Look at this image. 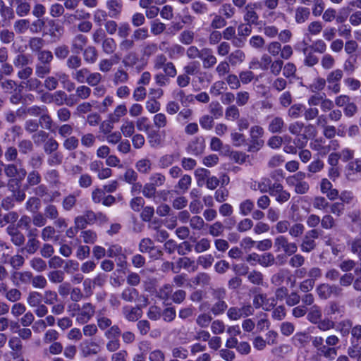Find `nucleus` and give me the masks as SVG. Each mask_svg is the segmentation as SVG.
<instances>
[{"instance_id": "nucleus-1", "label": "nucleus", "mask_w": 361, "mask_h": 361, "mask_svg": "<svg viewBox=\"0 0 361 361\" xmlns=\"http://www.w3.org/2000/svg\"><path fill=\"white\" fill-rule=\"evenodd\" d=\"M212 295L215 302L210 308V312L214 316L223 314L228 309L225 301L226 290L223 288H216L212 290Z\"/></svg>"}, {"instance_id": "nucleus-2", "label": "nucleus", "mask_w": 361, "mask_h": 361, "mask_svg": "<svg viewBox=\"0 0 361 361\" xmlns=\"http://www.w3.org/2000/svg\"><path fill=\"white\" fill-rule=\"evenodd\" d=\"M264 130L262 127L259 126H253L250 129V143L247 147V152H257L264 145V141L262 139Z\"/></svg>"}, {"instance_id": "nucleus-3", "label": "nucleus", "mask_w": 361, "mask_h": 361, "mask_svg": "<svg viewBox=\"0 0 361 361\" xmlns=\"http://www.w3.org/2000/svg\"><path fill=\"white\" fill-rule=\"evenodd\" d=\"M316 292L322 300H327L331 297H341L343 295V289L337 284L324 283L318 285Z\"/></svg>"}, {"instance_id": "nucleus-4", "label": "nucleus", "mask_w": 361, "mask_h": 361, "mask_svg": "<svg viewBox=\"0 0 361 361\" xmlns=\"http://www.w3.org/2000/svg\"><path fill=\"white\" fill-rule=\"evenodd\" d=\"M254 307L249 302L243 303L240 307L232 306L226 312L228 318L231 320H238L254 314Z\"/></svg>"}, {"instance_id": "nucleus-5", "label": "nucleus", "mask_w": 361, "mask_h": 361, "mask_svg": "<svg viewBox=\"0 0 361 361\" xmlns=\"http://www.w3.org/2000/svg\"><path fill=\"white\" fill-rule=\"evenodd\" d=\"M274 246L276 252H283L286 255L291 256L298 250L295 243L290 242L287 237L278 235L274 238Z\"/></svg>"}, {"instance_id": "nucleus-6", "label": "nucleus", "mask_w": 361, "mask_h": 361, "mask_svg": "<svg viewBox=\"0 0 361 361\" xmlns=\"http://www.w3.org/2000/svg\"><path fill=\"white\" fill-rule=\"evenodd\" d=\"M153 68L155 71L162 70L167 75H172L171 72L175 71L176 68L171 61H168L166 56L164 54H159L155 56L153 60Z\"/></svg>"}, {"instance_id": "nucleus-7", "label": "nucleus", "mask_w": 361, "mask_h": 361, "mask_svg": "<svg viewBox=\"0 0 361 361\" xmlns=\"http://www.w3.org/2000/svg\"><path fill=\"white\" fill-rule=\"evenodd\" d=\"M260 8V4L256 2H250L244 8L243 20L245 23L257 25L259 24V16L255 11Z\"/></svg>"}, {"instance_id": "nucleus-8", "label": "nucleus", "mask_w": 361, "mask_h": 361, "mask_svg": "<svg viewBox=\"0 0 361 361\" xmlns=\"http://www.w3.org/2000/svg\"><path fill=\"white\" fill-rule=\"evenodd\" d=\"M95 313V307L90 302H86L80 307L76 316V321L79 324L87 323Z\"/></svg>"}, {"instance_id": "nucleus-9", "label": "nucleus", "mask_w": 361, "mask_h": 361, "mask_svg": "<svg viewBox=\"0 0 361 361\" xmlns=\"http://www.w3.org/2000/svg\"><path fill=\"white\" fill-rule=\"evenodd\" d=\"M312 9L305 6H298L293 13V20L298 25H303L306 23L311 16Z\"/></svg>"}, {"instance_id": "nucleus-10", "label": "nucleus", "mask_w": 361, "mask_h": 361, "mask_svg": "<svg viewBox=\"0 0 361 361\" xmlns=\"http://www.w3.org/2000/svg\"><path fill=\"white\" fill-rule=\"evenodd\" d=\"M80 350L83 357L97 355L100 351L98 343L90 340H85L80 345Z\"/></svg>"}, {"instance_id": "nucleus-11", "label": "nucleus", "mask_w": 361, "mask_h": 361, "mask_svg": "<svg viewBox=\"0 0 361 361\" xmlns=\"http://www.w3.org/2000/svg\"><path fill=\"white\" fill-rule=\"evenodd\" d=\"M6 233L10 236L11 241L14 245L21 247L25 244V236L16 225H9L6 228Z\"/></svg>"}, {"instance_id": "nucleus-12", "label": "nucleus", "mask_w": 361, "mask_h": 361, "mask_svg": "<svg viewBox=\"0 0 361 361\" xmlns=\"http://www.w3.org/2000/svg\"><path fill=\"white\" fill-rule=\"evenodd\" d=\"M270 195L275 197L276 201L279 203L286 202L290 197V194L283 190V185L278 182L274 183L272 190L270 191Z\"/></svg>"}, {"instance_id": "nucleus-13", "label": "nucleus", "mask_w": 361, "mask_h": 361, "mask_svg": "<svg viewBox=\"0 0 361 361\" xmlns=\"http://www.w3.org/2000/svg\"><path fill=\"white\" fill-rule=\"evenodd\" d=\"M12 282L15 286H20V284H28L32 279V274L30 271H14L11 278Z\"/></svg>"}, {"instance_id": "nucleus-14", "label": "nucleus", "mask_w": 361, "mask_h": 361, "mask_svg": "<svg viewBox=\"0 0 361 361\" xmlns=\"http://www.w3.org/2000/svg\"><path fill=\"white\" fill-rule=\"evenodd\" d=\"M202 61L203 68L209 69L212 68L217 62L216 57L213 54V51L209 48H203L200 56Z\"/></svg>"}, {"instance_id": "nucleus-15", "label": "nucleus", "mask_w": 361, "mask_h": 361, "mask_svg": "<svg viewBox=\"0 0 361 361\" xmlns=\"http://www.w3.org/2000/svg\"><path fill=\"white\" fill-rule=\"evenodd\" d=\"M286 128V123L283 118L280 116H272L268 124V130L273 133H281Z\"/></svg>"}, {"instance_id": "nucleus-16", "label": "nucleus", "mask_w": 361, "mask_h": 361, "mask_svg": "<svg viewBox=\"0 0 361 361\" xmlns=\"http://www.w3.org/2000/svg\"><path fill=\"white\" fill-rule=\"evenodd\" d=\"M204 147V138L198 137L189 142L187 147V150L189 153L197 156L203 152Z\"/></svg>"}, {"instance_id": "nucleus-17", "label": "nucleus", "mask_w": 361, "mask_h": 361, "mask_svg": "<svg viewBox=\"0 0 361 361\" xmlns=\"http://www.w3.org/2000/svg\"><path fill=\"white\" fill-rule=\"evenodd\" d=\"M4 171L5 175L10 178L18 176L20 179H23L27 175V171L24 168L18 169L17 166L13 164H4Z\"/></svg>"}, {"instance_id": "nucleus-18", "label": "nucleus", "mask_w": 361, "mask_h": 361, "mask_svg": "<svg viewBox=\"0 0 361 361\" xmlns=\"http://www.w3.org/2000/svg\"><path fill=\"white\" fill-rule=\"evenodd\" d=\"M300 6H308L313 3L312 13L314 17L320 16L325 8V3L323 0H299Z\"/></svg>"}, {"instance_id": "nucleus-19", "label": "nucleus", "mask_w": 361, "mask_h": 361, "mask_svg": "<svg viewBox=\"0 0 361 361\" xmlns=\"http://www.w3.org/2000/svg\"><path fill=\"white\" fill-rule=\"evenodd\" d=\"M122 312L125 318L130 322H135L142 317V310L137 306H125L122 309Z\"/></svg>"}, {"instance_id": "nucleus-20", "label": "nucleus", "mask_w": 361, "mask_h": 361, "mask_svg": "<svg viewBox=\"0 0 361 361\" xmlns=\"http://www.w3.org/2000/svg\"><path fill=\"white\" fill-rule=\"evenodd\" d=\"M273 184L270 178L263 177L258 182H255L251 188L255 190H259L262 193L269 192L270 195Z\"/></svg>"}, {"instance_id": "nucleus-21", "label": "nucleus", "mask_w": 361, "mask_h": 361, "mask_svg": "<svg viewBox=\"0 0 361 361\" xmlns=\"http://www.w3.org/2000/svg\"><path fill=\"white\" fill-rule=\"evenodd\" d=\"M15 8L17 16L23 18L29 15L31 11V4L27 0H14Z\"/></svg>"}, {"instance_id": "nucleus-22", "label": "nucleus", "mask_w": 361, "mask_h": 361, "mask_svg": "<svg viewBox=\"0 0 361 361\" xmlns=\"http://www.w3.org/2000/svg\"><path fill=\"white\" fill-rule=\"evenodd\" d=\"M48 24L49 26L48 34L55 41L59 40L64 32L63 27L54 20H49Z\"/></svg>"}, {"instance_id": "nucleus-23", "label": "nucleus", "mask_w": 361, "mask_h": 361, "mask_svg": "<svg viewBox=\"0 0 361 361\" xmlns=\"http://www.w3.org/2000/svg\"><path fill=\"white\" fill-rule=\"evenodd\" d=\"M39 126L46 130L55 133L54 128L56 123L53 121L51 116L49 114L48 109H46L45 113H43L39 118Z\"/></svg>"}, {"instance_id": "nucleus-24", "label": "nucleus", "mask_w": 361, "mask_h": 361, "mask_svg": "<svg viewBox=\"0 0 361 361\" xmlns=\"http://www.w3.org/2000/svg\"><path fill=\"white\" fill-rule=\"evenodd\" d=\"M87 43V38L82 34H78L71 42L72 51L76 54L80 53L84 49Z\"/></svg>"}, {"instance_id": "nucleus-25", "label": "nucleus", "mask_w": 361, "mask_h": 361, "mask_svg": "<svg viewBox=\"0 0 361 361\" xmlns=\"http://www.w3.org/2000/svg\"><path fill=\"white\" fill-rule=\"evenodd\" d=\"M322 317V309L319 306L317 305H314L311 306V307L307 310V319L312 324H317L319 322V320Z\"/></svg>"}, {"instance_id": "nucleus-26", "label": "nucleus", "mask_w": 361, "mask_h": 361, "mask_svg": "<svg viewBox=\"0 0 361 361\" xmlns=\"http://www.w3.org/2000/svg\"><path fill=\"white\" fill-rule=\"evenodd\" d=\"M311 340V336L306 332H297L292 338L295 346L302 348L307 345Z\"/></svg>"}, {"instance_id": "nucleus-27", "label": "nucleus", "mask_w": 361, "mask_h": 361, "mask_svg": "<svg viewBox=\"0 0 361 361\" xmlns=\"http://www.w3.org/2000/svg\"><path fill=\"white\" fill-rule=\"evenodd\" d=\"M40 247V241L38 238H27L25 245L20 249V252H25L29 255L35 254Z\"/></svg>"}, {"instance_id": "nucleus-28", "label": "nucleus", "mask_w": 361, "mask_h": 361, "mask_svg": "<svg viewBox=\"0 0 361 361\" xmlns=\"http://www.w3.org/2000/svg\"><path fill=\"white\" fill-rule=\"evenodd\" d=\"M106 8L111 17H117L122 11L123 4L121 0H108Z\"/></svg>"}, {"instance_id": "nucleus-29", "label": "nucleus", "mask_w": 361, "mask_h": 361, "mask_svg": "<svg viewBox=\"0 0 361 361\" xmlns=\"http://www.w3.org/2000/svg\"><path fill=\"white\" fill-rule=\"evenodd\" d=\"M129 78L127 71L122 68H118L113 75L112 81L115 85H118L128 82Z\"/></svg>"}, {"instance_id": "nucleus-30", "label": "nucleus", "mask_w": 361, "mask_h": 361, "mask_svg": "<svg viewBox=\"0 0 361 361\" xmlns=\"http://www.w3.org/2000/svg\"><path fill=\"white\" fill-rule=\"evenodd\" d=\"M171 73H172V75H167L164 72L157 73L154 75V80H155L156 84L160 87H164V86L169 85L170 78H173L176 77V75H177V70H175V71H173V72H171Z\"/></svg>"}, {"instance_id": "nucleus-31", "label": "nucleus", "mask_w": 361, "mask_h": 361, "mask_svg": "<svg viewBox=\"0 0 361 361\" xmlns=\"http://www.w3.org/2000/svg\"><path fill=\"white\" fill-rule=\"evenodd\" d=\"M228 62L233 66L243 63L245 59V54L240 49L231 52L227 57Z\"/></svg>"}, {"instance_id": "nucleus-32", "label": "nucleus", "mask_w": 361, "mask_h": 361, "mask_svg": "<svg viewBox=\"0 0 361 361\" xmlns=\"http://www.w3.org/2000/svg\"><path fill=\"white\" fill-rule=\"evenodd\" d=\"M98 58V53L96 48L93 46H89L83 49V59L87 63H94Z\"/></svg>"}, {"instance_id": "nucleus-33", "label": "nucleus", "mask_w": 361, "mask_h": 361, "mask_svg": "<svg viewBox=\"0 0 361 361\" xmlns=\"http://www.w3.org/2000/svg\"><path fill=\"white\" fill-rule=\"evenodd\" d=\"M56 228L52 226L44 227L41 231V238L44 241L53 240L57 241L59 235H56Z\"/></svg>"}, {"instance_id": "nucleus-34", "label": "nucleus", "mask_w": 361, "mask_h": 361, "mask_svg": "<svg viewBox=\"0 0 361 361\" xmlns=\"http://www.w3.org/2000/svg\"><path fill=\"white\" fill-rule=\"evenodd\" d=\"M90 71L86 68L83 67L81 68H78L75 71H73L71 73L72 78L76 80L79 83H85L88 79V75Z\"/></svg>"}, {"instance_id": "nucleus-35", "label": "nucleus", "mask_w": 361, "mask_h": 361, "mask_svg": "<svg viewBox=\"0 0 361 361\" xmlns=\"http://www.w3.org/2000/svg\"><path fill=\"white\" fill-rule=\"evenodd\" d=\"M79 193L78 194H69L63 199L61 204L63 210L69 212L75 207L77 203V197L79 196Z\"/></svg>"}, {"instance_id": "nucleus-36", "label": "nucleus", "mask_w": 361, "mask_h": 361, "mask_svg": "<svg viewBox=\"0 0 361 361\" xmlns=\"http://www.w3.org/2000/svg\"><path fill=\"white\" fill-rule=\"evenodd\" d=\"M101 45L103 52L107 55L114 54L117 47L116 41L111 37H106Z\"/></svg>"}, {"instance_id": "nucleus-37", "label": "nucleus", "mask_w": 361, "mask_h": 361, "mask_svg": "<svg viewBox=\"0 0 361 361\" xmlns=\"http://www.w3.org/2000/svg\"><path fill=\"white\" fill-rule=\"evenodd\" d=\"M148 142L152 147H159L163 145V139L161 135L156 130H151L147 133Z\"/></svg>"}, {"instance_id": "nucleus-38", "label": "nucleus", "mask_w": 361, "mask_h": 361, "mask_svg": "<svg viewBox=\"0 0 361 361\" xmlns=\"http://www.w3.org/2000/svg\"><path fill=\"white\" fill-rule=\"evenodd\" d=\"M41 200L37 197H30L25 202V209L31 213H37L41 208Z\"/></svg>"}, {"instance_id": "nucleus-39", "label": "nucleus", "mask_w": 361, "mask_h": 361, "mask_svg": "<svg viewBox=\"0 0 361 361\" xmlns=\"http://www.w3.org/2000/svg\"><path fill=\"white\" fill-rule=\"evenodd\" d=\"M30 27V20L25 18H21L16 20L13 23L14 32L17 34L22 35L28 30Z\"/></svg>"}, {"instance_id": "nucleus-40", "label": "nucleus", "mask_w": 361, "mask_h": 361, "mask_svg": "<svg viewBox=\"0 0 361 361\" xmlns=\"http://www.w3.org/2000/svg\"><path fill=\"white\" fill-rule=\"evenodd\" d=\"M18 219V214L16 212H9L3 216L0 214V227H4L8 224L15 225L14 223Z\"/></svg>"}, {"instance_id": "nucleus-41", "label": "nucleus", "mask_w": 361, "mask_h": 361, "mask_svg": "<svg viewBox=\"0 0 361 361\" xmlns=\"http://www.w3.org/2000/svg\"><path fill=\"white\" fill-rule=\"evenodd\" d=\"M211 281L210 276L204 272L197 274L192 279V282L195 286H205L209 285Z\"/></svg>"}, {"instance_id": "nucleus-42", "label": "nucleus", "mask_w": 361, "mask_h": 361, "mask_svg": "<svg viewBox=\"0 0 361 361\" xmlns=\"http://www.w3.org/2000/svg\"><path fill=\"white\" fill-rule=\"evenodd\" d=\"M37 63L40 64L51 65L54 59L53 54L49 50H42L37 54Z\"/></svg>"}, {"instance_id": "nucleus-43", "label": "nucleus", "mask_w": 361, "mask_h": 361, "mask_svg": "<svg viewBox=\"0 0 361 361\" xmlns=\"http://www.w3.org/2000/svg\"><path fill=\"white\" fill-rule=\"evenodd\" d=\"M139 61V56L135 51L128 52L123 58L122 63L125 67L133 68Z\"/></svg>"}, {"instance_id": "nucleus-44", "label": "nucleus", "mask_w": 361, "mask_h": 361, "mask_svg": "<svg viewBox=\"0 0 361 361\" xmlns=\"http://www.w3.org/2000/svg\"><path fill=\"white\" fill-rule=\"evenodd\" d=\"M352 326L353 322L350 319H343L337 324L336 330L340 332L342 336H347L350 332Z\"/></svg>"}, {"instance_id": "nucleus-45", "label": "nucleus", "mask_w": 361, "mask_h": 361, "mask_svg": "<svg viewBox=\"0 0 361 361\" xmlns=\"http://www.w3.org/2000/svg\"><path fill=\"white\" fill-rule=\"evenodd\" d=\"M55 133L57 132L61 137L66 138L71 136L73 133V125L63 124L61 126L56 125L54 128Z\"/></svg>"}, {"instance_id": "nucleus-46", "label": "nucleus", "mask_w": 361, "mask_h": 361, "mask_svg": "<svg viewBox=\"0 0 361 361\" xmlns=\"http://www.w3.org/2000/svg\"><path fill=\"white\" fill-rule=\"evenodd\" d=\"M259 264L264 267H271L276 264V258L271 252H264L259 255Z\"/></svg>"}, {"instance_id": "nucleus-47", "label": "nucleus", "mask_w": 361, "mask_h": 361, "mask_svg": "<svg viewBox=\"0 0 361 361\" xmlns=\"http://www.w3.org/2000/svg\"><path fill=\"white\" fill-rule=\"evenodd\" d=\"M136 169L141 173L147 174L151 171L152 162L149 159H142L135 164Z\"/></svg>"}, {"instance_id": "nucleus-48", "label": "nucleus", "mask_w": 361, "mask_h": 361, "mask_svg": "<svg viewBox=\"0 0 361 361\" xmlns=\"http://www.w3.org/2000/svg\"><path fill=\"white\" fill-rule=\"evenodd\" d=\"M121 131L126 137H131L135 133V123L133 121L125 120L121 126Z\"/></svg>"}, {"instance_id": "nucleus-49", "label": "nucleus", "mask_w": 361, "mask_h": 361, "mask_svg": "<svg viewBox=\"0 0 361 361\" xmlns=\"http://www.w3.org/2000/svg\"><path fill=\"white\" fill-rule=\"evenodd\" d=\"M44 214L47 219L53 221L59 216V212L56 205L53 204H48L44 207Z\"/></svg>"}, {"instance_id": "nucleus-50", "label": "nucleus", "mask_w": 361, "mask_h": 361, "mask_svg": "<svg viewBox=\"0 0 361 361\" xmlns=\"http://www.w3.org/2000/svg\"><path fill=\"white\" fill-rule=\"evenodd\" d=\"M139 250L142 253H147L156 250V248L154 242L150 238H146L140 240Z\"/></svg>"}, {"instance_id": "nucleus-51", "label": "nucleus", "mask_w": 361, "mask_h": 361, "mask_svg": "<svg viewBox=\"0 0 361 361\" xmlns=\"http://www.w3.org/2000/svg\"><path fill=\"white\" fill-rule=\"evenodd\" d=\"M45 26V20L44 18H37L32 23L30 22V27L28 30L32 34H37L42 31Z\"/></svg>"}, {"instance_id": "nucleus-52", "label": "nucleus", "mask_w": 361, "mask_h": 361, "mask_svg": "<svg viewBox=\"0 0 361 361\" xmlns=\"http://www.w3.org/2000/svg\"><path fill=\"white\" fill-rule=\"evenodd\" d=\"M172 291V286L170 284H165L157 290V296L159 299L166 301L170 298V297H171Z\"/></svg>"}, {"instance_id": "nucleus-53", "label": "nucleus", "mask_w": 361, "mask_h": 361, "mask_svg": "<svg viewBox=\"0 0 361 361\" xmlns=\"http://www.w3.org/2000/svg\"><path fill=\"white\" fill-rule=\"evenodd\" d=\"M219 13L226 19H230L235 16V9L231 4L225 3L219 8Z\"/></svg>"}, {"instance_id": "nucleus-54", "label": "nucleus", "mask_w": 361, "mask_h": 361, "mask_svg": "<svg viewBox=\"0 0 361 361\" xmlns=\"http://www.w3.org/2000/svg\"><path fill=\"white\" fill-rule=\"evenodd\" d=\"M27 302L30 307H35L39 306L42 302V294L37 291L30 292Z\"/></svg>"}, {"instance_id": "nucleus-55", "label": "nucleus", "mask_w": 361, "mask_h": 361, "mask_svg": "<svg viewBox=\"0 0 361 361\" xmlns=\"http://www.w3.org/2000/svg\"><path fill=\"white\" fill-rule=\"evenodd\" d=\"M316 246L317 244L313 239L304 235L300 244V249L303 252H310L315 249Z\"/></svg>"}, {"instance_id": "nucleus-56", "label": "nucleus", "mask_w": 361, "mask_h": 361, "mask_svg": "<svg viewBox=\"0 0 361 361\" xmlns=\"http://www.w3.org/2000/svg\"><path fill=\"white\" fill-rule=\"evenodd\" d=\"M82 65V59L78 55H71L66 61V66L73 71L78 70Z\"/></svg>"}, {"instance_id": "nucleus-57", "label": "nucleus", "mask_w": 361, "mask_h": 361, "mask_svg": "<svg viewBox=\"0 0 361 361\" xmlns=\"http://www.w3.org/2000/svg\"><path fill=\"white\" fill-rule=\"evenodd\" d=\"M79 146V140L75 136H69L63 142V147L66 150L73 151Z\"/></svg>"}, {"instance_id": "nucleus-58", "label": "nucleus", "mask_w": 361, "mask_h": 361, "mask_svg": "<svg viewBox=\"0 0 361 361\" xmlns=\"http://www.w3.org/2000/svg\"><path fill=\"white\" fill-rule=\"evenodd\" d=\"M127 111L128 110L126 105L120 104L116 106L114 111L111 114L109 117H110L111 121L117 123L122 116H124L127 114Z\"/></svg>"}, {"instance_id": "nucleus-59", "label": "nucleus", "mask_w": 361, "mask_h": 361, "mask_svg": "<svg viewBox=\"0 0 361 361\" xmlns=\"http://www.w3.org/2000/svg\"><path fill=\"white\" fill-rule=\"evenodd\" d=\"M346 244L350 252L356 255L361 250V237L357 236L354 238L349 239Z\"/></svg>"}, {"instance_id": "nucleus-60", "label": "nucleus", "mask_w": 361, "mask_h": 361, "mask_svg": "<svg viewBox=\"0 0 361 361\" xmlns=\"http://www.w3.org/2000/svg\"><path fill=\"white\" fill-rule=\"evenodd\" d=\"M347 176H350L355 173H359L361 176V159H357L353 161H350L347 165Z\"/></svg>"}, {"instance_id": "nucleus-61", "label": "nucleus", "mask_w": 361, "mask_h": 361, "mask_svg": "<svg viewBox=\"0 0 361 361\" xmlns=\"http://www.w3.org/2000/svg\"><path fill=\"white\" fill-rule=\"evenodd\" d=\"M44 42L42 38L35 37L30 39L28 45L32 51L39 53L42 51V48L44 46Z\"/></svg>"}, {"instance_id": "nucleus-62", "label": "nucleus", "mask_w": 361, "mask_h": 361, "mask_svg": "<svg viewBox=\"0 0 361 361\" xmlns=\"http://www.w3.org/2000/svg\"><path fill=\"white\" fill-rule=\"evenodd\" d=\"M138 296V292L135 288H126L121 293V298L126 302H133Z\"/></svg>"}, {"instance_id": "nucleus-63", "label": "nucleus", "mask_w": 361, "mask_h": 361, "mask_svg": "<svg viewBox=\"0 0 361 361\" xmlns=\"http://www.w3.org/2000/svg\"><path fill=\"white\" fill-rule=\"evenodd\" d=\"M59 144L58 142L53 137H50L44 143V151L47 154H51L54 152H57L59 149Z\"/></svg>"}, {"instance_id": "nucleus-64", "label": "nucleus", "mask_w": 361, "mask_h": 361, "mask_svg": "<svg viewBox=\"0 0 361 361\" xmlns=\"http://www.w3.org/2000/svg\"><path fill=\"white\" fill-rule=\"evenodd\" d=\"M92 92L91 89L86 85H80L75 89V97L79 100H85L89 98Z\"/></svg>"}]
</instances>
